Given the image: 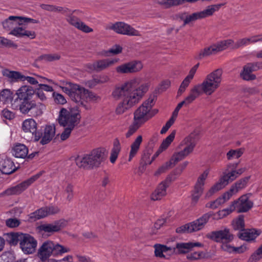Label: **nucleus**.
I'll use <instances>...</instances> for the list:
<instances>
[{
    "mask_svg": "<svg viewBox=\"0 0 262 262\" xmlns=\"http://www.w3.org/2000/svg\"><path fill=\"white\" fill-rule=\"evenodd\" d=\"M232 225L234 230L242 231L245 227L244 216L239 215L237 218L233 220L232 222Z\"/></svg>",
    "mask_w": 262,
    "mask_h": 262,
    "instance_id": "45",
    "label": "nucleus"
},
{
    "mask_svg": "<svg viewBox=\"0 0 262 262\" xmlns=\"http://www.w3.org/2000/svg\"><path fill=\"white\" fill-rule=\"evenodd\" d=\"M45 106L41 103L31 101L29 103L19 104V110L23 114L30 112L33 116H38L42 114Z\"/></svg>",
    "mask_w": 262,
    "mask_h": 262,
    "instance_id": "17",
    "label": "nucleus"
},
{
    "mask_svg": "<svg viewBox=\"0 0 262 262\" xmlns=\"http://www.w3.org/2000/svg\"><path fill=\"white\" fill-rule=\"evenodd\" d=\"M117 62V60L116 59H104L95 61L93 63H89L85 65V68L90 72H100L106 69Z\"/></svg>",
    "mask_w": 262,
    "mask_h": 262,
    "instance_id": "18",
    "label": "nucleus"
},
{
    "mask_svg": "<svg viewBox=\"0 0 262 262\" xmlns=\"http://www.w3.org/2000/svg\"><path fill=\"white\" fill-rule=\"evenodd\" d=\"M17 98L15 101L19 100L22 101L20 104H25V103L30 102L33 96L35 95V91L33 88L29 85H23L19 88L16 92Z\"/></svg>",
    "mask_w": 262,
    "mask_h": 262,
    "instance_id": "19",
    "label": "nucleus"
},
{
    "mask_svg": "<svg viewBox=\"0 0 262 262\" xmlns=\"http://www.w3.org/2000/svg\"><path fill=\"white\" fill-rule=\"evenodd\" d=\"M0 46L13 47L15 49L18 47L17 45L12 41L2 36H0Z\"/></svg>",
    "mask_w": 262,
    "mask_h": 262,
    "instance_id": "54",
    "label": "nucleus"
},
{
    "mask_svg": "<svg viewBox=\"0 0 262 262\" xmlns=\"http://www.w3.org/2000/svg\"><path fill=\"white\" fill-rule=\"evenodd\" d=\"M66 252L65 248L58 244L54 243V249H53V255L54 256L60 255Z\"/></svg>",
    "mask_w": 262,
    "mask_h": 262,
    "instance_id": "57",
    "label": "nucleus"
},
{
    "mask_svg": "<svg viewBox=\"0 0 262 262\" xmlns=\"http://www.w3.org/2000/svg\"><path fill=\"white\" fill-rule=\"evenodd\" d=\"M176 132V130H173L171 134L167 136L162 142L160 145V150L163 149L164 150H166L168 147L170 145L171 142L173 141Z\"/></svg>",
    "mask_w": 262,
    "mask_h": 262,
    "instance_id": "47",
    "label": "nucleus"
},
{
    "mask_svg": "<svg viewBox=\"0 0 262 262\" xmlns=\"http://www.w3.org/2000/svg\"><path fill=\"white\" fill-rule=\"evenodd\" d=\"M234 42L233 40L229 39L227 40H222L215 43V46L216 47L217 52H220L226 50L229 47H231L232 48L233 46L234 45Z\"/></svg>",
    "mask_w": 262,
    "mask_h": 262,
    "instance_id": "42",
    "label": "nucleus"
},
{
    "mask_svg": "<svg viewBox=\"0 0 262 262\" xmlns=\"http://www.w3.org/2000/svg\"><path fill=\"white\" fill-rule=\"evenodd\" d=\"M122 48L120 46L118 45H115L111 48H110L107 52L112 54L113 55H116L122 52Z\"/></svg>",
    "mask_w": 262,
    "mask_h": 262,
    "instance_id": "64",
    "label": "nucleus"
},
{
    "mask_svg": "<svg viewBox=\"0 0 262 262\" xmlns=\"http://www.w3.org/2000/svg\"><path fill=\"white\" fill-rule=\"evenodd\" d=\"M60 57V55L57 54H43L38 57V60L51 62L59 59Z\"/></svg>",
    "mask_w": 262,
    "mask_h": 262,
    "instance_id": "49",
    "label": "nucleus"
},
{
    "mask_svg": "<svg viewBox=\"0 0 262 262\" xmlns=\"http://www.w3.org/2000/svg\"><path fill=\"white\" fill-rule=\"evenodd\" d=\"M106 157V150L103 148H97L90 153L84 155L82 158L78 157L74 159L79 167L91 169L98 167L105 160Z\"/></svg>",
    "mask_w": 262,
    "mask_h": 262,
    "instance_id": "3",
    "label": "nucleus"
},
{
    "mask_svg": "<svg viewBox=\"0 0 262 262\" xmlns=\"http://www.w3.org/2000/svg\"><path fill=\"white\" fill-rule=\"evenodd\" d=\"M207 237L217 243L231 242L234 239V235L231 232L230 230L224 227L223 229L213 231L208 233Z\"/></svg>",
    "mask_w": 262,
    "mask_h": 262,
    "instance_id": "11",
    "label": "nucleus"
},
{
    "mask_svg": "<svg viewBox=\"0 0 262 262\" xmlns=\"http://www.w3.org/2000/svg\"><path fill=\"white\" fill-rule=\"evenodd\" d=\"M197 97H198L192 89L190 90L189 94L185 99V100L179 103L177 106L176 110L178 111L181 109L183 105H187L192 103Z\"/></svg>",
    "mask_w": 262,
    "mask_h": 262,
    "instance_id": "40",
    "label": "nucleus"
},
{
    "mask_svg": "<svg viewBox=\"0 0 262 262\" xmlns=\"http://www.w3.org/2000/svg\"><path fill=\"white\" fill-rule=\"evenodd\" d=\"M142 136L141 135H139L137 137L134 141L131 144L128 161H130L137 154L139 150L140 147L142 142Z\"/></svg>",
    "mask_w": 262,
    "mask_h": 262,
    "instance_id": "33",
    "label": "nucleus"
},
{
    "mask_svg": "<svg viewBox=\"0 0 262 262\" xmlns=\"http://www.w3.org/2000/svg\"><path fill=\"white\" fill-rule=\"evenodd\" d=\"M28 153V148L23 144H17L12 149V154L16 158H25L27 156Z\"/></svg>",
    "mask_w": 262,
    "mask_h": 262,
    "instance_id": "34",
    "label": "nucleus"
},
{
    "mask_svg": "<svg viewBox=\"0 0 262 262\" xmlns=\"http://www.w3.org/2000/svg\"><path fill=\"white\" fill-rule=\"evenodd\" d=\"M38 230L44 232H54L60 229V226L57 224H45L38 226Z\"/></svg>",
    "mask_w": 262,
    "mask_h": 262,
    "instance_id": "37",
    "label": "nucleus"
},
{
    "mask_svg": "<svg viewBox=\"0 0 262 262\" xmlns=\"http://www.w3.org/2000/svg\"><path fill=\"white\" fill-rule=\"evenodd\" d=\"M209 170H205L198 178L196 182L194 185L193 191L196 193L202 195L204 191V186L205 180L209 174Z\"/></svg>",
    "mask_w": 262,
    "mask_h": 262,
    "instance_id": "27",
    "label": "nucleus"
},
{
    "mask_svg": "<svg viewBox=\"0 0 262 262\" xmlns=\"http://www.w3.org/2000/svg\"><path fill=\"white\" fill-rule=\"evenodd\" d=\"M237 212H246L253 205V202L249 199L247 194L243 195L237 200L233 202Z\"/></svg>",
    "mask_w": 262,
    "mask_h": 262,
    "instance_id": "21",
    "label": "nucleus"
},
{
    "mask_svg": "<svg viewBox=\"0 0 262 262\" xmlns=\"http://www.w3.org/2000/svg\"><path fill=\"white\" fill-rule=\"evenodd\" d=\"M252 72L262 69V61L249 62L246 64Z\"/></svg>",
    "mask_w": 262,
    "mask_h": 262,
    "instance_id": "55",
    "label": "nucleus"
},
{
    "mask_svg": "<svg viewBox=\"0 0 262 262\" xmlns=\"http://www.w3.org/2000/svg\"><path fill=\"white\" fill-rule=\"evenodd\" d=\"M82 12L79 10H75L72 11L67 9V16L68 17L67 19L70 24L84 33H89L92 32L93 29L76 16V15L80 16Z\"/></svg>",
    "mask_w": 262,
    "mask_h": 262,
    "instance_id": "8",
    "label": "nucleus"
},
{
    "mask_svg": "<svg viewBox=\"0 0 262 262\" xmlns=\"http://www.w3.org/2000/svg\"><path fill=\"white\" fill-rule=\"evenodd\" d=\"M169 186V181L166 180L162 181L152 193L151 198L154 201L161 200L166 194V189Z\"/></svg>",
    "mask_w": 262,
    "mask_h": 262,
    "instance_id": "25",
    "label": "nucleus"
},
{
    "mask_svg": "<svg viewBox=\"0 0 262 262\" xmlns=\"http://www.w3.org/2000/svg\"><path fill=\"white\" fill-rule=\"evenodd\" d=\"M249 45L247 38H243L242 39H238L234 45L232 47V49H238L241 47L246 46Z\"/></svg>",
    "mask_w": 262,
    "mask_h": 262,
    "instance_id": "62",
    "label": "nucleus"
},
{
    "mask_svg": "<svg viewBox=\"0 0 262 262\" xmlns=\"http://www.w3.org/2000/svg\"><path fill=\"white\" fill-rule=\"evenodd\" d=\"M209 170H205L198 178L196 182L194 185L193 191L196 193L202 195L204 191V186L205 180L209 174Z\"/></svg>",
    "mask_w": 262,
    "mask_h": 262,
    "instance_id": "28",
    "label": "nucleus"
},
{
    "mask_svg": "<svg viewBox=\"0 0 262 262\" xmlns=\"http://www.w3.org/2000/svg\"><path fill=\"white\" fill-rule=\"evenodd\" d=\"M234 210H236V209L233 202L229 208L219 211L217 213L218 217H214V219H218L223 218L224 217L231 213Z\"/></svg>",
    "mask_w": 262,
    "mask_h": 262,
    "instance_id": "51",
    "label": "nucleus"
},
{
    "mask_svg": "<svg viewBox=\"0 0 262 262\" xmlns=\"http://www.w3.org/2000/svg\"><path fill=\"white\" fill-rule=\"evenodd\" d=\"M56 121L60 126L66 127V108L60 110Z\"/></svg>",
    "mask_w": 262,
    "mask_h": 262,
    "instance_id": "53",
    "label": "nucleus"
},
{
    "mask_svg": "<svg viewBox=\"0 0 262 262\" xmlns=\"http://www.w3.org/2000/svg\"><path fill=\"white\" fill-rule=\"evenodd\" d=\"M154 104V97H150L145 101L134 112V119L143 124L152 118L149 111Z\"/></svg>",
    "mask_w": 262,
    "mask_h": 262,
    "instance_id": "7",
    "label": "nucleus"
},
{
    "mask_svg": "<svg viewBox=\"0 0 262 262\" xmlns=\"http://www.w3.org/2000/svg\"><path fill=\"white\" fill-rule=\"evenodd\" d=\"M120 149L121 146L120 142L118 139H115L114 141V146L113 149H112L110 156V161L111 163H115L118 158L119 153L120 151Z\"/></svg>",
    "mask_w": 262,
    "mask_h": 262,
    "instance_id": "38",
    "label": "nucleus"
},
{
    "mask_svg": "<svg viewBox=\"0 0 262 262\" xmlns=\"http://www.w3.org/2000/svg\"><path fill=\"white\" fill-rule=\"evenodd\" d=\"M37 23V20L28 17L10 16L3 22V26L4 29L10 30L16 25H23L26 24H36Z\"/></svg>",
    "mask_w": 262,
    "mask_h": 262,
    "instance_id": "15",
    "label": "nucleus"
},
{
    "mask_svg": "<svg viewBox=\"0 0 262 262\" xmlns=\"http://www.w3.org/2000/svg\"><path fill=\"white\" fill-rule=\"evenodd\" d=\"M222 204H224V200L219 197L215 201L208 203L206 206L211 209H215Z\"/></svg>",
    "mask_w": 262,
    "mask_h": 262,
    "instance_id": "59",
    "label": "nucleus"
},
{
    "mask_svg": "<svg viewBox=\"0 0 262 262\" xmlns=\"http://www.w3.org/2000/svg\"><path fill=\"white\" fill-rule=\"evenodd\" d=\"M212 214H213L211 212H208L204 214L199 219L188 223L189 226L188 228H189L190 233L198 231L202 229L204 227L205 224L208 222L210 217L212 215Z\"/></svg>",
    "mask_w": 262,
    "mask_h": 262,
    "instance_id": "22",
    "label": "nucleus"
},
{
    "mask_svg": "<svg viewBox=\"0 0 262 262\" xmlns=\"http://www.w3.org/2000/svg\"><path fill=\"white\" fill-rule=\"evenodd\" d=\"M14 162L10 159L0 160V170L4 174H9L16 170Z\"/></svg>",
    "mask_w": 262,
    "mask_h": 262,
    "instance_id": "26",
    "label": "nucleus"
},
{
    "mask_svg": "<svg viewBox=\"0 0 262 262\" xmlns=\"http://www.w3.org/2000/svg\"><path fill=\"white\" fill-rule=\"evenodd\" d=\"M241 77L245 80L249 81L256 79V76L252 74L251 71L245 65L243 67V70L241 73Z\"/></svg>",
    "mask_w": 262,
    "mask_h": 262,
    "instance_id": "46",
    "label": "nucleus"
},
{
    "mask_svg": "<svg viewBox=\"0 0 262 262\" xmlns=\"http://www.w3.org/2000/svg\"><path fill=\"white\" fill-rule=\"evenodd\" d=\"M25 30V29L22 27H15L11 30L9 34L17 37H23Z\"/></svg>",
    "mask_w": 262,
    "mask_h": 262,
    "instance_id": "58",
    "label": "nucleus"
},
{
    "mask_svg": "<svg viewBox=\"0 0 262 262\" xmlns=\"http://www.w3.org/2000/svg\"><path fill=\"white\" fill-rule=\"evenodd\" d=\"M201 244L199 243H179L176 244V248H173V251L178 250L179 254L188 253L189 251L194 247H200Z\"/></svg>",
    "mask_w": 262,
    "mask_h": 262,
    "instance_id": "31",
    "label": "nucleus"
},
{
    "mask_svg": "<svg viewBox=\"0 0 262 262\" xmlns=\"http://www.w3.org/2000/svg\"><path fill=\"white\" fill-rule=\"evenodd\" d=\"M249 179V177H245L244 178L241 179V180L237 181L234 185H232L231 188L235 189L236 193H237L239 190L246 187Z\"/></svg>",
    "mask_w": 262,
    "mask_h": 262,
    "instance_id": "50",
    "label": "nucleus"
},
{
    "mask_svg": "<svg viewBox=\"0 0 262 262\" xmlns=\"http://www.w3.org/2000/svg\"><path fill=\"white\" fill-rule=\"evenodd\" d=\"M187 259L190 261L200 260L207 258L206 254L203 251H194L188 253L186 256Z\"/></svg>",
    "mask_w": 262,
    "mask_h": 262,
    "instance_id": "41",
    "label": "nucleus"
},
{
    "mask_svg": "<svg viewBox=\"0 0 262 262\" xmlns=\"http://www.w3.org/2000/svg\"><path fill=\"white\" fill-rule=\"evenodd\" d=\"M109 80V78L106 75H99L94 77L92 80L88 81L86 85L92 88L94 87L98 84H102L107 82Z\"/></svg>",
    "mask_w": 262,
    "mask_h": 262,
    "instance_id": "36",
    "label": "nucleus"
},
{
    "mask_svg": "<svg viewBox=\"0 0 262 262\" xmlns=\"http://www.w3.org/2000/svg\"><path fill=\"white\" fill-rule=\"evenodd\" d=\"M55 134V126L54 125H47L44 130L43 135L40 140V143L42 145L50 142Z\"/></svg>",
    "mask_w": 262,
    "mask_h": 262,
    "instance_id": "30",
    "label": "nucleus"
},
{
    "mask_svg": "<svg viewBox=\"0 0 262 262\" xmlns=\"http://www.w3.org/2000/svg\"><path fill=\"white\" fill-rule=\"evenodd\" d=\"M259 234L260 232L254 229H244L238 234V236L242 240L250 242L255 240Z\"/></svg>",
    "mask_w": 262,
    "mask_h": 262,
    "instance_id": "29",
    "label": "nucleus"
},
{
    "mask_svg": "<svg viewBox=\"0 0 262 262\" xmlns=\"http://www.w3.org/2000/svg\"><path fill=\"white\" fill-rule=\"evenodd\" d=\"M143 124L133 119V123L129 125L127 132L125 134L126 138H128L134 134Z\"/></svg>",
    "mask_w": 262,
    "mask_h": 262,
    "instance_id": "43",
    "label": "nucleus"
},
{
    "mask_svg": "<svg viewBox=\"0 0 262 262\" xmlns=\"http://www.w3.org/2000/svg\"><path fill=\"white\" fill-rule=\"evenodd\" d=\"M107 29L113 30L118 34L128 36H140L139 32L130 25L121 21L111 24L107 27Z\"/></svg>",
    "mask_w": 262,
    "mask_h": 262,
    "instance_id": "12",
    "label": "nucleus"
},
{
    "mask_svg": "<svg viewBox=\"0 0 262 262\" xmlns=\"http://www.w3.org/2000/svg\"><path fill=\"white\" fill-rule=\"evenodd\" d=\"M190 82V80L185 78V79L183 80V81H182L180 85V86L178 92V94L180 95L183 92H184V91H185L186 89L188 87Z\"/></svg>",
    "mask_w": 262,
    "mask_h": 262,
    "instance_id": "60",
    "label": "nucleus"
},
{
    "mask_svg": "<svg viewBox=\"0 0 262 262\" xmlns=\"http://www.w3.org/2000/svg\"><path fill=\"white\" fill-rule=\"evenodd\" d=\"M81 116L77 106L69 108L67 110V139L70 136L71 131L80 122Z\"/></svg>",
    "mask_w": 262,
    "mask_h": 262,
    "instance_id": "9",
    "label": "nucleus"
},
{
    "mask_svg": "<svg viewBox=\"0 0 262 262\" xmlns=\"http://www.w3.org/2000/svg\"><path fill=\"white\" fill-rule=\"evenodd\" d=\"M6 225L9 228H15L19 226L20 221L16 218H10L6 220Z\"/></svg>",
    "mask_w": 262,
    "mask_h": 262,
    "instance_id": "56",
    "label": "nucleus"
},
{
    "mask_svg": "<svg viewBox=\"0 0 262 262\" xmlns=\"http://www.w3.org/2000/svg\"><path fill=\"white\" fill-rule=\"evenodd\" d=\"M238 164V163H236L228 165L226 171L228 172H224V175L220 179L219 181L210 188L206 193V197H210L214 193L224 188L230 182L234 181L245 171V168L235 170Z\"/></svg>",
    "mask_w": 262,
    "mask_h": 262,
    "instance_id": "6",
    "label": "nucleus"
},
{
    "mask_svg": "<svg viewBox=\"0 0 262 262\" xmlns=\"http://www.w3.org/2000/svg\"><path fill=\"white\" fill-rule=\"evenodd\" d=\"M230 242H225L222 244L221 248L224 251L228 253H233L234 246H231L230 244Z\"/></svg>",
    "mask_w": 262,
    "mask_h": 262,
    "instance_id": "63",
    "label": "nucleus"
},
{
    "mask_svg": "<svg viewBox=\"0 0 262 262\" xmlns=\"http://www.w3.org/2000/svg\"><path fill=\"white\" fill-rule=\"evenodd\" d=\"M243 154V150L242 148L236 150L231 149L227 154V157L228 160H231L234 158L237 159Z\"/></svg>",
    "mask_w": 262,
    "mask_h": 262,
    "instance_id": "52",
    "label": "nucleus"
},
{
    "mask_svg": "<svg viewBox=\"0 0 262 262\" xmlns=\"http://www.w3.org/2000/svg\"><path fill=\"white\" fill-rule=\"evenodd\" d=\"M40 174L33 176L30 179L14 186L11 187L3 192L6 195H17L26 190L32 183L36 180L40 176Z\"/></svg>",
    "mask_w": 262,
    "mask_h": 262,
    "instance_id": "13",
    "label": "nucleus"
},
{
    "mask_svg": "<svg viewBox=\"0 0 262 262\" xmlns=\"http://www.w3.org/2000/svg\"><path fill=\"white\" fill-rule=\"evenodd\" d=\"M54 243L50 241L44 242L38 250V256L42 261L46 262L53 255Z\"/></svg>",
    "mask_w": 262,
    "mask_h": 262,
    "instance_id": "23",
    "label": "nucleus"
},
{
    "mask_svg": "<svg viewBox=\"0 0 262 262\" xmlns=\"http://www.w3.org/2000/svg\"><path fill=\"white\" fill-rule=\"evenodd\" d=\"M22 129L26 133H31L34 136L35 141H38L40 139V133L36 132L37 123L33 119L25 120L23 123Z\"/></svg>",
    "mask_w": 262,
    "mask_h": 262,
    "instance_id": "24",
    "label": "nucleus"
},
{
    "mask_svg": "<svg viewBox=\"0 0 262 262\" xmlns=\"http://www.w3.org/2000/svg\"><path fill=\"white\" fill-rule=\"evenodd\" d=\"M222 75V70L217 69L208 74L201 84L195 85L191 89L198 97L203 93L210 95L219 87Z\"/></svg>",
    "mask_w": 262,
    "mask_h": 262,
    "instance_id": "4",
    "label": "nucleus"
},
{
    "mask_svg": "<svg viewBox=\"0 0 262 262\" xmlns=\"http://www.w3.org/2000/svg\"><path fill=\"white\" fill-rule=\"evenodd\" d=\"M67 95L77 105H81L86 109L90 108L88 103L96 100V96L91 92L79 85L67 82Z\"/></svg>",
    "mask_w": 262,
    "mask_h": 262,
    "instance_id": "2",
    "label": "nucleus"
},
{
    "mask_svg": "<svg viewBox=\"0 0 262 262\" xmlns=\"http://www.w3.org/2000/svg\"><path fill=\"white\" fill-rule=\"evenodd\" d=\"M37 245V241L31 235L24 233L20 243V248L26 254H31L35 252Z\"/></svg>",
    "mask_w": 262,
    "mask_h": 262,
    "instance_id": "14",
    "label": "nucleus"
},
{
    "mask_svg": "<svg viewBox=\"0 0 262 262\" xmlns=\"http://www.w3.org/2000/svg\"><path fill=\"white\" fill-rule=\"evenodd\" d=\"M218 52L215 45L214 44L210 47L201 50L197 54L196 58L201 59L205 57L208 56L215 53Z\"/></svg>",
    "mask_w": 262,
    "mask_h": 262,
    "instance_id": "35",
    "label": "nucleus"
},
{
    "mask_svg": "<svg viewBox=\"0 0 262 262\" xmlns=\"http://www.w3.org/2000/svg\"><path fill=\"white\" fill-rule=\"evenodd\" d=\"M222 6H223V4L212 5L208 6L203 11L193 13L191 14H189L188 13L185 23L187 25L198 19L211 16L215 12L217 11Z\"/></svg>",
    "mask_w": 262,
    "mask_h": 262,
    "instance_id": "10",
    "label": "nucleus"
},
{
    "mask_svg": "<svg viewBox=\"0 0 262 262\" xmlns=\"http://www.w3.org/2000/svg\"><path fill=\"white\" fill-rule=\"evenodd\" d=\"M149 86L147 83L140 84L137 79L115 86L112 93L113 97L116 100L122 99L116 108V113L122 114L139 103L148 91Z\"/></svg>",
    "mask_w": 262,
    "mask_h": 262,
    "instance_id": "1",
    "label": "nucleus"
},
{
    "mask_svg": "<svg viewBox=\"0 0 262 262\" xmlns=\"http://www.w3.org/2000/svg\"><path fill=\"white\" fill-rule=\"evenodd\" d=\"M262 258V244L253 252L248 260V262H257Z\"/></svg>",
    "mask_w": 262,
    "mask_h": 262,
    "instance_id": "48",
    "label": "nucleus"
},
{
    "mask_svg": "<svg viewBox=\"0 0 262 262\" xmlns=\"http://www.w3.org/2000/svg\"><path fill=\"white\" fill-rule=\"evenodd\" d=\"M24 234V233L20 232L9 233L7 235V241L10 245L15 246L18 242L20 243Z\"/></svg>",
    "mask_w": 262,
    "mask_h": 262,
    "instance_id": "39",
    "label": "nucleus"
},
{
    "mask_svg": "<svg viewBox=\"0 0 262 262\" xmlns=\"http://www.w3.org/2000/svg\"><path fill=\"white\" fill-rule=\"evenodd\" d=\"M3 75L6 77L12 82L23 81L24 75L20 72L15 71H10L4 69L2 71Z\"/></svg>",
    "mask_w": 262,
    "mask_h": 262,
    "instance_id": "32",
    "label": "nucleus"
},
{
    "mask_svg": "<svg viewBox=\"0 0 262 262\" xmlns=\"http://www.w3.org/2000/svg\"><path fill=\"white\" fill-rule=\"evenodd\" d=\"M196 143V141L194 135L190 134L186 137L181 143L182 145H185L183 150L174 154L169 162L166 163L165 164L158 169L156 174H158L164 172L169 167L174 166L176 163L184 159L192 152Z\"/></svg>",
    "mask_w": 262,
    "mask_h": 262,
    "instance_id": "5",
    "label": "nucleus"
},
{
    "mask_svg": "<svg viewBox=\"0 0 262 262\" xmlns=\"http://www.w3.org/2000/svg\"><path fill=\"white\" fill-rule=\"evenodd\" d=\"M13 97V93L8 89H4L0 93L1 101L4 103L11 101Z\"/></svg>",
    "mask_w": 262,
    "mask_h": 262,
    "instance_id": "44",
    "label": "nucleus"
},
{
    "mask_svg": "<svg viewBox=\"0 0 262 262\" xmlns=\"http://www.w3.org/2000/svg\"><path fill=\"white\" fill-rule=\"evenodd\" d=\"M236 193L235 189H234L233 188H230V190L225 193H224L223 195L220 198V199H222L224 200V203L230 199V198L232 196L233 194Z\"/></svg>",
    "mask_w": 262,
    "mask_h": 262,
    "instance_id": "61",
    "label": "nucleus"
},
{
    "mask_svg": "<svg viewBox=\"0 0 262 262\" xmlns=\"http://www.w3.org/2000/svg\"><path fill=\"white\" fill-rule=\"evenodd\" d=\"M58 211V208L56 207H43L30 213L29 214V219L31 221H35L49 215L55 214Z\"/></svg>",
    "mask_w": 262,
    "mask_h": 262,
    "instance_id": "20",
    "label": "nucleus"
},
{
    "mask_svg": "<svg viewBox=\"0 0 262 262\" xmlns=\"http://www.w3.org/2000/svg\"><path fill=\"white\" fill-rule=\"evenodd\" d=\"M143 68V64L140 61L133 60L123 63L116 68L118 74H128L138 72Z\"/></svg>",
    "mask_w": 262,
    "mask_h": 262,
    "instance_id": "16",
    "label": "nucleus"
}]
</instances>
